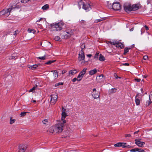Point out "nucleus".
<instances>
[{
  "instance_id": "nucleus-25",
  "label": "nucleus",
  "mask_w": 152,
  "mask_h": 152,
  "mask_svg": "<svg viewBox=\"0 0 152 152\" xmlns=\"http://www.w3.org/2000/svg\"><path fill=\"white\" fill-rule=\"evenodd\" d=\"M77 72V71L76 69L71 70L69 72V75H73L76 74Z\"/></svg>"
},
{
  "instance_id": "nucleus-45",
  "label": "nucleus",
  "mask_w": 152,
  "mask_h": 152,
  "mask_svg": "<svg viewBox=\"0 0 152 152\" xmlns=\"http://www.w3.org/2000/svg\"><path fill=\"white\" fill-rule=\"evenodd\" d=\"M32 31H34V29H32L31 28H28V31L29 33H31V32H32Z\"/></svg>"
},
{
  "instance_id": "nucleus-38",
  "label": "nucleus",
  "mask_w": 152,
  "mask_h": 152,
  "mask_svg": "<svg viewBox=\"0 0 152 152\" xmlns=\"http://www.w3.org/2000/svg\"><path fill=\"white\" fill-rule=\"evenodd\" d=\"M60 39V37L58 36H56L54 38V39L56 41H58Z\"/></svg>"
},
{
  "instance_id": "nucleus-57",
  "label": "nucleus",
  "mask_w": 152,
  "mask_h": 152,
  "mask_svg": "<svg viewBox=\"0 0 152 152\" xmlns=\"http://www.w3.org/2000/svg\"><path fill=\"white\" fill-rule=\"evenodd\" d=\"M43 19L42 18H41L40 19H39V20H37V22H39L41 20H42Z\"/></svg>"
},
{
  "instance_id": "nucleus-53",
  "label": "nucleus",
  "mask_w": 152,
  "mask_h": 152,
  "mask_svg": "<svg viewBox=\"0 0 152 152\" xmlns=\"http://www.w3.org/2000/svg\"><path fill=\"white\" fill-rule=\"evenodd\" d=\"M148 57L147 56H145L143 57V58L144 60H146L148 59Z\"/></svg>"
},
{
  "instance_id": "nucleus-46",
  "label": "nucleus",
  "mask_w": 152,
  "mask_h": 152,
  "mask_svg": "<svg viewBox=\"0 0 152 152\" xmlns=\"http://www.w3.org/2000/svg\"><path fill=\"white\" fill-rule=\"evenodd\" d=\"M15 57L13 56H12L10 57L9 59H15L16 58H15Z\"/></svg>"
},
{
  "instance_id": "nucleus-34",
  "label": "nucleus",
  "mask_w": 152,
  "mask_h": 152,
  "mask_svg": "<svg viewBox=\"0 0 152 152\" xmlns=\"http://www.w3.org/2000/svg\"><path fill=\"white\" fill-rule=\"evenodd\" d=\"M26 112H21L20 114V115L21 117H23L26 115Z\"/></svg>"
},
{
  "instance_id": "nucleus-56",
  "label": "nucleus",
  "mask_w": 152,
  "mask_h": 152,
  "mask_svg": "<svg viewBox=\"0 0 152 152\" xmlns=\"http://www.w3.org/2000/svg\"><path fill=\"white\" fill-rule=\"evenodd\" d=\"M144 27L146 30H148V28L147 26L145 25Z\"/></svg>"
},
{
  "instance_id": "nucleus-8",
  "label": "nucleus",
  "mask_w": 152,
  "mask_h": 152,
  "mask_svg": "<svg viewBox=\"0 0 152 152\" xmlns=\"http://www.w3.org/2000/svg\"><path fill=\"white\" fill-rule=\"evenodd\" d=\"M92 95L94 99H96L99 97V93L98 91H96V89L94 88L93 89Z\"/></svg>"
},
{
  "instance_id": "nucleus-5",
  "label": "nucleus",
  "mask_w": 152,
  "mask_h": 152,
  "mask_svg": "<svg viewBox=\"0 0 152 152\" xmlns=\"http://www.w3.org/2000/svg\"><path fill=\"white\" fill-rule=\"evenodd\" d=\"M58 96L56 94H53L50 95V103L52 104H54L56 102Z\"/></svg>"
},
{
  "instance_id": "nucleus-1",
  "label": "nucleus",
  "mask_w": 152,
  "mask_h": 152,
  "mask_svg": "<svg viewBox=\"0 0 152 152\" xmlns=\"http://www.w3.org/2000/svg\"><path fill=\"white\" fill-rule=\"evenodd\" d=\"M66 123V120L63 121L62 122H60L54 126L50 127L48 131L50 134H52L54 132L60 133L63 130L64 124Z\"/></svg>"
},
{
  "instance_id": "nucleus-59",
  "label": "nucleus",
  "mask_w": 152,
  "mask_h": 152,
  "mask_svg": "<svg viewBox=\"0 0 152 152\" xmlns=\"http://www.w3.org/2000/svg\"><path fill=\"white\" fill-rule=\"evenodd\" d=\"M92 56V55L90 54H88L87 55V56L89 58H90Z\"/></svg>"
},
{
  "instance_id": "nucleus-37",
  "label": "nucleus",
  "mask_w": 152,
  "mask_h": 152,
  "mask_svg": "<svg viewBox=\"0 0 152 152\" xmlns=\"http://www.w3.org/2000/svg\"><path fill=\"white\" fill-rule=\"evenodd\" d=\"M48 122V121L47 119H44L42 121L43 123L44 124H46Z\"/></svg>"
},
{
  "instance_id": "nucleus-49",
  "label": "nucleus",
  "mask_w": 152,
  "mask_h": 152,
  "mask_svg": "<svg viewBox=\"0 0 152 152\" xmlns=\"http://www.w3.org/2000/svg\"><path fill=\"white\" fill-rule=\"evenodd\" d=\"M131 134H126L125 135V136L126 137H131Z\"/></svg>"
},
{
  "instance_id": "nucleus-36",
  "label": "nucleus",
  "mask_w": 152,
  "mask_h": 152,
  "mask_svg": "<svg viewBox=\"0 0 152 152\" xmlns=\"http://www.w3.org/2000/svg\"><path fill=\"white\" fill-rule=\"evenodd\" d=\"M63 83L62 82H59L57 83H56L55 84V86H57L59 85H63Z\"/></svg>"
},
{
  "instance_id": "nucleus-51",
  "label": "nucleus",
  "mask_w": 152,
  "mask_h": 152,
  "mask_svg": "<svg viewBox=\"0 0 152 152\" xmlns=\"http://www.w3.org/2000/svg\"><path fill=\"white\" fill-rule=\"evenodd\" d=\"M122 65L124 66H128L129 65V64L128 63H126L123 64Z\"/></svg>"
},
{
  "instance_id": "nucleus-13",
  "label": "nucleus",
  "mask_w": 152,
  "mask_h": 152,
  "mask_svg": "<svg viewBox=\"0 0 152 152\" xmlns=\"http://www.w3.org/2000/svg\"><path fill=\"white\" fill-rule=\"evenodd\" d=\"M82 8L86 11H89L91 9L90 5L89 4L86 3L84 4L83 7H82Z\"/></svg>"
},
{
  "instance_id": "nucleus-11",
  "label": "nucleus",
  "mask_w": 152,
  "mask_h": 152,
  "mask_svg": "<svg viewBox=\"0 0 152 152\" xmlns=\"http://www.w3.org/2000/svg\"><path fill=\"white\" fill-rule=\"evenodd\" d=\"M66 109L63 107H62V109L61 120L63 122L65 118L67 116L66 113L65 112Z\"/></svg>"
},
{
  "instance_id": "nucleus-35",
  "label": "nucleus",
  "mask_w": 152,
  "mask_h": 152,
  "mask_svg": "<svg viewBox=\"0 0 152 152\" xmlns=\"http://www.w3.org/2000/svg\"><path fill=\"white\" fill-rule=\"evenodd\" d=\"M15 121V119H12V118H10V124H13L14 123Z\"/></svg>"
},
{
  "instance_id": "nucleus-4",
  "label": "nucleus",
  "mask_w": 152,
  "mask_h": 152,
  "mask_svg": "<svg viewBox=\"0 0 152 152\" xmlns=\"http://www.w3.org/2000/svg\"><path fill=\"white\" fill-rule=\"evenodd\" d=\"M110 8L115 11L119 10L121 9V6L119 2H113Z\"/></svg>"
},
{
  "instance_id": "nucleus-41",
  "label": "nucleus",
  "mask_w": 152,
  "mask_h": 152,
  "mask_svg": "<svg viewBox=\"0 0 152 152\" xmlns=\"http://www.w3.org/2000/svg\"><path fill=\"white\" fill-rule=\"evenodd\" d=\"M137 150H138V148H135L131 150H130V151L131 152H136V151H137Z\"/></svg>"
},
{
  "instance_id": "nucleus-50",
  "label": "nucleus",
  "mask_w": 152,
  "mask_h": 152,
  "mask_svg": "<svg viewBox=\"0 0 152 152\" xmlns=\"http://www.w3.org/2000/svg\"><path fill=\"white\" fill-rule=\"evenodd\" d=\"M134 80L136 81L137 82H140L141 80L140 79H138V78H136Z\"/></svg>"
},
{
  "instance_id": "nucleus-9",
  "label": "nucleus",
  "mask_w": 152,
  "mask_h": 152,
  "mask_svg": "<svg viewBox=\"0 0 152 152\" xmlns=\"http://www.w3.org/2000/svg\"><path fill=\"white\" fill-rule=\"evenodd\" d=\"M141 139H136L135 140V143L139 147H142L143 145L145 144V143L143 142L140 141Z\"/></svg>"
},
{
  "instance_id": "nucleus-63",
  "label": "nucleus",
  "mask_w": 152,
  "mask_h": 152,
  "mask_svg": "<svg viewBox=\"0 0 152 152\" xmlns=\"http://www.w3.org/2000/svg\"><path fill=\"white\" fill-rule=\"evenodd\" d=\"M65 72V71H62V74H64V73Z\"/></svg>"
},
{
  "instance_id": "nucleus-33",
  "label": "nucleus",
  "mask_w": 152,
  "mask_h": 152,
  "mask_svg": "<svg viewBox=\"0 0 152 152\" xmlns=\"http://www.w3.org/2000/svg\"><path fill=\"white\" fill-rule=\"evenodd\" d=\"M37 88V86H35L33 88H32L30 89L29 91V92H33L34 90H35Z\"/></svg>"
},
{
  "instance_id": "nucleus-54",
  "label": "nucleus",
  "mask_w": 152,
  "mask_h": 152,
  "mask_svg": "<svg viewBox=\"0 0 152 152\" xmlns=\"http://www.w3.org/2000/svg\"><path fill=\"white\" fill-rule=\"evenodd\" d=\"M114 77H115L116 79H117L118 78V76H117L116 74L114 73Z\"/></svg>"
},
{
  "instance_id": "nucleus-47",
  "label": "nucleus",
  "mask_w": 152,
  "mask_h": 152,
  "mask_svg": "<svg viewBox=\"0 0 152 152\" xmlns=\"http://www.w3.org/2000/svg\"><path fill=\"white\" fill-rule=\"evenodd\" d=\"M19 32V31L18 30H17L15 31L14 34V35L15 36H16Z\"/></svg>"
},
{
  "instance_id": "nucleus-23",
  "label": "nucleus",
  "mask_w": 152,
  "mask_h": 152,
  "mask_svg": "<svg viewBox=\"0 0 152 152\" xmlns=\"http://www.w3.org/2000/svg\"><path fill=\"white\" fill-rule=\"evenodd\" d=\"M117 89L115 88H113L109 90V94H111L113 93H115Z\"/></svg>"
},
{
  "instance_id": "nucleus-2",
  "label": "nucleus",
  "mask_w": 152,
  "mask_h": 152,
  "mask_svg": "<svg viewBox=\"0 0 152 152\" xmlns=\"http://www.w3.org/2000/svg\"><path fill=\"white\" fill-rule=\"evenodd\" d=\"M64 25V22L61 21L58 23H51L50 25V26L53 30L59 31L62 30Z\"/></svg>"
},
{
  "instance_id": "nucleus-29",
  "label": "nucleus",
  "mask_w": 152,
  "mask_h": 152,
  "mask_svg": "<svg viewBox=\"0 0 152 152\" xmlns=\"http://www.w3.org/2000/svg\"><path fill=\"white\" fill-rule=\"evenodd\" d=\"M121 142H118L114 145L115 147H121V144H122Z\"/></svg>"
},
{
  "instance_id": "nucleus-16",
  "label": "nucleus",
  "mask_w": 152,
  "mask_h": 152,
  "mask_svg": "<svg viewBox=\"0 0 152 152\" xmlns=\"http://www.w3.org/2000/svg\"><path fill=\"white\" fill-rule=\"evenodd\" d=\"M152 98V94L150 95L149 96V101H148L146 103L145 105L146 106H149L150 104L152 102V100H151V98Z\"/></svg>"
},
{
  "instance_id": "nucleus-40",
  "label": "nucleus",
  "mask_w": 152,
  "mask_h": 152,
  "mask_svg": "<svg viewBox=\"0 0 152 152\" xmlns=\"http://www.w3.org/2000/svg\"><path fill=\"white\" fill-rule=\"evenodd\" d=\"M85 45L84 44H82L80 46V48L81 49V50H83V49L85 48Z\"/></svg>"
},
{
  "instance_id": "nucleus-58",
  "label": "nucleus",
  "mask_w": 152,
  "mask_h": 152,
  "mask_svg": "<svg viewBox=\"0 0 152 152\" xmlns=\"http://www.w3.org/2000/svg\"><path fill=\"white\" fill-rule=\"evenodd\" d=\"M151 0H147V4H150L151 2Z\"/></svg>"
},
{
  "instance_id": "nucleus-3",
  "label": "nucleus",
  "mask_w": 152,
  "mask_h": 152,
  "mask_svg": "<svg viewBox=\"0 0 152 152\" xmlns=\"http://www.w3.org/2000/svg\"><path fill=\"white\" fill-rule=\"evenodd\" d=\"M12 9V8H9L4 9L0 12V15H4L6 16H8L10 15Z\"/></svg>"
},
{
  "instance_id": "nucleus-24",
  "label": "nucleus",
  "mask_w": 152,
  "mask_h": 152,
  "mask_svg": "<svg viewBox=\"0 0 152 152\" xmlns=\"http://www.w3.org/2000/svg\"><path fill=\"white\" fill-rule=\"evenodd\" d=\"M49 8V6L48 4H46L42 7V9L43 10H46Z\"/></svg>"
},
{
  "instance_id": "nucleus-26",
  "label": "nucleus",
  "mask_w": 152,
  "mask_h": 152,
  "mask_svg": "<svg viewBox=\"0 0 152 152\" xmlns=\"http://www.w3.org/2000/svg\"><path fill=\"white\" fill-rule=\"evenodd\" d=\"M131 48H128L126 47L124 48V55L126 54V53H127L129 52V49H130Z\"/></svg>"
},
{
  "instance_id": "nucleus-27",
  "label": "nucleus",
  "mask_w": 152,
  "mask_h": 152,
  "mask_svg": "<svg viewBox=\"0 0 152 152\" xmlns=\"http://www.w3.org/2000/svg\"><path fill=\"white\" fill-rule=\"evenodd\" d=\"M26 149V148L25 147H21L20 148L19 150V152H25Z\"/></svg>"
},
{
  "instance_id": "nucleus-42",
  "label": "nucleus",
  "mask_w": 152,
  "mask_h": 152,
  "mask_svg": "<svg viewBox=\"0 0 152 152\" xmlns=\"http://www.w3.org/2000/svg\"><path fill=\"white\" fill-rule=\"evenodd\" d=\"M138 152H145V151L141 148H138L137 151Z\"/></svg>"
},
{
  "instance_id": "nucleus-21",
  "label": "nucleus",
  "mask_w": 152,
  "mask_h": 152,
  "mask_svg": "<svg viewBox=\"0 0 152 152\" xmlns=\"http://www.w3.org/2000/svg\"><path fill=\"white\" fill-rule=\"evenodd\" d=\"M97 72V70L96 69L91 70L89 72V73L90 75H92L96 73Z\"/></svg>"
},
{
  "instance_id": "nucleus-62",
  "label": "nucleus",
  "mask_w": 152,
  "mask_h": 152,
  "mask_svg": "<svg viewBox=\"0 0 152 152\" xmlns=\"http://www.w3.org/2000/svg\"><path fill=\"white\" fill-rule=\"evenodd\" d=\"M133 29H134L133 28H132L130 30V31H133Z\"/></svg>"
},
{
  "instance_id": "nucleus-60",
  "label": "nucleus",
  "mask_w": 152,
  "mask_h": 152,
  "mask_svg": "<svg viewBox=\"0 0 152 152\" xmlns=\"http://www.w3.org/2000/svg\"><path fill=\"white\" fill-rule=\"evenodd\" d=\"M139 132V131H137L136 132H135L134 133V134H137Z\"/></svg>"
},
{
  "instance_id": "nucleus-32",
  "label": "nucleus",
  "mask_w": 152,
  "mask_h": 152,
  "mask_svg": "<svg viewBox=\"0 0 152 152\" xmlns=\"http://www.w3.org/2000/svg\"><path fill=\"white\" fill-rule=\"evenodd\" d=\"M46 55H45L43 56L38 57V58L42 60H45L46 59Z\"/></svg>"
},
{
  "instance_id": "nucleus-44",
  "label": "nucleus",
  "mask_w": 152,
  "mask_h": 152,
  "mask_svg": "<svg viewBox=\"0 0 152 152\" xmlns=\"http://www.w3.org/2000/svg\"><path fill=\"white\" fill-rule=\"evenodd\" d=\"M116 42H117L116 41L113 42H110V44H111V45H114L115 46L116 44Z\"/></svg>"
},
{
  "instance_id": "nucleus-6",
  "label": "nucleus",
  "mask_w": 152,
  "mask_h": 152,
  "mask_svg": "<svg viewBox=\"0 0 152 152\" xmlns=\"http://www.w3.org/2000/svg\"><path fill=\"white\" fill-rule=\"evenodd\" d=\"M85 58V56L83 51L82 50H81L79 54L78 60L80 61L81 64H82L83 62L84 61Z\"/></svg>"
},
{
  "instance_id": "nucleus-15",
  "label": "nucleus",
  "mask_w": 152,
  "mask_h": 152,
  "mask_svg": "<svg viewBox=\"0 0 152 152\" xmlns=\"http://www.w3.org/2000/svg\"><path fill=\"white\" fill-rule=\"evenodd\" d=\"M139 95L138 94H137L136 96L135 97V102L137 105H139L140 104V100L139 98H137Z\"/></svg>"
},
{
  "instance_id": "nucleus-31",
  "label": "nucleus",
  "mask_w": 152,
  "mask_h": 152,
  "mask_svg": "<svg viewBox=\"0 0 152 152\" xmlns=\"http://www.w3.org/2000/svg\"><path fill=\"white\" fill-rule=\"evenodd\" d=\"M81 80L80 78H77L75 77L73 79L72 81L73 82H75L77 80L78 81H80Z\"/></svg>"
},
{
  "instance_id": "nucleus-30",
  "label": "nucleus",
  "mask_w": 152,
  "mask_h": 152,
  "mask_svg": "<svg viewBox=\"0 0 152 152\" xmlns=\"http://www.w3.org/2000/svg\"><path fill=\"white\" fill-rule=\"evenodd\" d=\"M55 61H56L55 60H53V61L50 60V61H48L46 62L45 64H46L49 65V64H51V63L54 62H55Z\"/></svg>"
},
{
  "instance_id": "nucleus-22",
  "label": "nucleus",
  "mask_w": 152,
  "mask_h": 152,
  "mask_svg": "<svg viewBox=\"0 0 152 152\" xmlns=\"http://www.w3.org/2000/svg\"><path fill=\"white\" fill-rule=\"evenodd\" d=\"M38 66V65L34 64L32 65L28 66V67L32 70H34L37 68V67Z\"/></svg>"
},
{
  "instance_id": "nucleus-7",
  "label": "nucleus",
  "mask_w": 152,
  "mask_h": 152,
  "mask_svg": "<svg viewBox=\"0 0 152 152\" xmlns=\"http://www.w3.org/2000/svg\"><path fill=\"white\" fill-rule=\"evenodd\" d=\"M72 34V33L71 31L67 30L64 32V34L63 35L64 38L65 39H67L69 38Z\"/></svg>"
},
{
  "instance_id": "nucleus-18",
  "label": "nucleus",
  "mask_w": 152,
  "mask_h": 152,
  "mask_svg": "<svg viewBox=\"0 0 152 152\" xmlns=\"http://www.w3.org/2000/svg\"><path fill=\"white\" fill-rule=\"evenodd\" d=\"M78 8L79 9H80L81 7L82 6L83 7L85 4L84 3L83 1L82 0H80L79 2H78Z\"/></svg>"
},
{
  "instance_id": "nucleus-12",
  "label": "nucleus",
  "mask_w": 152,
  "mask_h": 152,
  "mask_svg": "<svg viewBox=\"0 0 152 152\" xmlns=\"http://www.w3.org/2000/svg\"><path fill=\"white\" fill-rule=\"evenodd\" d=\"M124 10L127 12L132 11V7L130 4L125 5L124 6Z\"/></svg>"
},
{
  "instance_id": "nucleus-61",
  "label": "nucleus",
  "mask_w": 152,
  "mask_h": 152,
  "mask_svg": "<svg viewBox=\"0 0 152 152\" xmlns=\"http://www.w3.org/2000/svg\"><path fill=\"white\" fill-rule=\"evenodd\" d=\"M33 102H34V103H35V102H36V101L35 100H33L31 101Z\"/></svg>"
},
{
  "instance_id": "nucleus-52",
  "label": "nucleus",
  "mask_w": 152,
  "mask_h": 152,
  "mask_svg": "<svg viewBox=\"0 0 152 152\" xmlns=\"http://www.w3.org/2000/svg\"><path fill=\"white\" fill-rule=\"evenodd\" d=\"M104 77V75H100L99 76V77L101 79H102Z\"/></svg>"
},
{
  "instance_id": "nucleus-43",
  "label": "nucleus",
  "mask_w": 152,
  "mask_h": 152,
  "mask_svg": "<svg viewBox=\"0 0 152 152\" xmlns=\"http://www.w3.org/2000/svg\"><path fill=\"white\" fill-rule=\"evenodd\" d=\"M80 22L82 25H84L86 23L85 21L83 20H81Z\"/></svg>"
},
{
  "instance_id": "nucleus-10",
  "label": "nucleus",
  "mask_w": 152,
  "mask_h": 152,
  "mask_svg": "<svg viewBox=\"0 0 152 152\" xmlns=\"http://www.w3.org/2000/svg\"><path fill=\"white\" fill-rule=\"evenodd\" d=\"M87 70L86 68H84L83 70L79 73L77 76L78 78H80L81 80L82 79L83 76L86 74V71Z\"/></svg>"
},
{
  "instance_id": "nucleus-20",
  "label": "nucleus",
  "mask_w": 152,
  "mask_h": 152,
  "mask_svg": "<svg viewBox=\"0 0 152 152\" xmlns=\"http://www.w3.org/2000/svg\"><path fill=\"white\" fill-rule=\"evenodd\" d=\"M52 72H53V74L54 76V78L55 79H56L58 76V74L57 71H51Z\"/></svg>"
},
{
  "instance_id": "nucleus-19",
  "label": "nucleus",
  "mask_w": 152,
  "mask_h": 152,
  "mask_svg": "<svg viewBox=\"0 0 152 152\" xmlns=\"http://www.w3.org/2000/svg\"><path fill=\"white\" fill-rule=\"evenodd\" d=\"M122 144H121V146L123 148H131L132 147L130 145H127V143L125 142H121Z\"/></svg>"
},
{
  "instance_id": "nucleus-14",
  "label": "nucleus",
  "mask_w": 152,
  "mask_h": 152,
  "mask_svg": "<svg viewBox=\"0 0 152 152\" xmlns=\"http://www.w3.org/2000/svg\"><path fill=\"white\" fill-rule=\"evenodd\" d=\"M132 11H135L141 7L139 3L133 4L132 6Z\"/></svg>"
},
{
  "instance_id": "nucleus-64",
  "label": "nucleus",
  "mask_w": 152,
  "mask_h": 152,
  "mask_svg": "<svg viewBox=\"0 0 152 152\" xmlns=\"http://www.w3.org/2000/svg\"><path fill=\"white\" fill-rule=\"evenodd\" d=\"M111 42L110 41H109L108 42H107V43L108 44L109 43H110V42Z\"/></svg>"
},
{
  "instance_id": "nucleus-17",
  "label": "nucleus",
  "mask_w": 152,
  "mask_h": 152,
  "mask_svg": "<svg viewBox=\"0 0 152 152\" xmlns=\"http://www.w3.org/2000/svg\"><path fill=\"white\" fill-rule=\"evenodd\" d=\"M115 46L119 48H123L124 47V45L123 44L118 42H117Z\"/></svg>"
},
{
  "instance_id": "nucleus-48",
  "label": "nucleus",
  "mask_w": 152,
  "mask_h": 152,
  "mask_svg": "<svg viewBox=\"0 0 152 152\" xmlns=\"http://www.w3.org/2000/svg\"><path fill=\"white\" fill-rule=\"evenodd\" d=\"M99 53H97L94 56V58H97L98 57V56H99Z\"/></svg>"
},
{
  "instance_id": "nucleus-28",
  "label": "nucleus",
  "mask_w": 152,
  "mask_h": 152,
  "mask_svg": "<svg viewBox=\"0 0 152 152\" xmlns=\"http://www.w3.org/2000/svg\"><path fill=\"white\" fill-rule=\"evenodd\" d=\"M99 60L100 61H104L105 60V58L103 56H102V54H100V56L99 57Z\"/></svg>"
},
{
  "instance_id": "nucleus-55",
  "label": "nucleus",
  "mask_w": 152,
  "mask_h": 152,
  "mask_svg": "<svg viewBox=\"0 0 152 152\" xmlns=\"http://www.w3.org/2000/svg\"><path fill=\"white\" fill-rule=\"evenodd\" d=\"M112 4H109L108 3H107V6L108 7H109L110 9V7H111V6H112Z\"/></svg>"
},
{
  "instance_id": "nucleus-39",
  "label": "nucleus",
  "mask_w": 152,
  "mask_h": 152,
  "mask_svg": "<svg viewBox=\"0 0 152 152\" xmlns=\"http://www.w3.org/2000/svg\"><path fill=\"white\" fill-rule=\"evenodd\" d=\"M103 20H104L103 18H101L99 19H98L96 20V23H98V22H99L101 21H102Z\"/></svg>"
}]
</instances>
